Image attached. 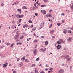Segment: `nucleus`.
Masks as SVG:
<instances>
[{
  "label": "nucleus",
  "instance_id": "8fccbe9b",
  "mask_svg": "<svg viewBox=\"0 0 73 73\" xmlns=\"http://www.w3.org/2000/svg\"><path fill=\"white\" fill-rule=\"evenodd\" d=\"M24 25L25 27H26L28 26L27 24L25 25Z\"/></svg>",
  "mask_w": 73,
  "mask_h": 73
},
{
  "label": "nucleus",
  "instance_id": "3c124183",
  "mask_svg": "<svg viewBox=\"0 0 73 73\" xmlns=\"http://www.w3.org/2000/svg\"><path fill=\"white\" fill-rule=\"evenodd\" d=\"M46 48H45L44 49H43V52L46 51Z\"/></svg>",
  "mask_w": 73,
  "mask_h": 73
},
{
  "label": "nucleus",
  "instance_id": "69168bd1",
  "mask_svg": "<svg viewBox=\"0 0 73 73\" xmlns=\"http://www.w3.org/2000/svg\"><path fill=\"white\" fill-rule=\"evenodd\" d=\"M20 41V40L19 39H17L16 40V41Z\"/></svg>",
  "mask_w": 73,
  "mask_h": 73
},
{
  "label": "nucleus",
  "instance_id": "603ef678",
  "mask_svg": "<svg viewBox=\"0 0 73 73\" xmlns=\"http://www.w3.org/2000/svg\"><path fill=\"white\" fill-rule=\"evenodd\" d=\"M17 24H20V22H19V21H17Z\"/></svg>",
  "mask_w": 73,
  "mask_h": 73
},
{
  "label": "nucleus",
  "instance_id": "c9c22d12",
  "mask_svg": "<svg viewBox=\"0 0 73 73\" xmlns=\"http://www.w3.org/2000/svg\"><path fill=\"white\" fill-rule=\"evenodd\" d=\"M36 61H39V60H40V58L39 57H38L36 59Z\"/></svg>",
  "mask_w": 73,
  "mask_h": 73
},
{
  "label": "nucleus",
  "instance_id": "a211bd4d",
  "mask_svg": "<svg viewBox=\"0 0 73 73\" xmlns=\"http://www.w3.org/2000/svg\"><path fill=\"white\" fill-rule=\"evenodd\" d=\"M50 32H51V33L52 34H53L54 33V30H51Z\"/></svg>",
  "mask_w": 73,
  "mask_h": 73
},
{
  "label": "nucleus",
  "instance_id": "13d9d810",
  "mask_svg": "<svg viewBox=\"0 0 73 73\" xmlns=\"http://www.w3.org/2000/svg\"><path fill=\"white\" fill-rule=\"evenodd\" d=\"M33 27V25H31V26L30 27V28L31 29V28H32V27Z\"/></svg>",
  "mask_w": 73,
  "mask_h": 73
},
{
  "label": "nucleus",
  "instance_id": "5fc2aeb1",
  "mask_svg": "<svg viewBox=\"0 0 73 73\" xmlns=\"http://www.w3.org/2000/svg\"><path fill=\"white\" fill-rule=\"evenodd\" d=\"M70 29H71V30H73V26Z\"/></svg>",
  "mask_w": 73,
  "mask_h": 73
},
{
  "label": "nucleus",
  "instance_id": "7c9ffc66",
  "mask_svg": "<svg viewBox=\"0 0 73 73\" xmlns=\"http://www.w3.org/2000/svg\"><path fill=\"white\" fill-rule=\"evenodd\" d=\"M52 24L50 25V26L49 27V28H52Z\"/></svg>",
  "mask_w": 73,
  "mask_h": 73
},
{
  "label": "nucleus",
  "instance_id": "ddd939ff",
  "mask_svg": "<svg viewBox=\"0 0 73 73\" xmlns=\"http://www.w3.org/2000/svg\"><path fill=\"white\" fill-rule=\"evenodd\" d=\"M22 17H24V15H19V18H21Z\"/></svg>",
  "mask_w": 73,
  "mask_h": 73
},
{
  "label": "nucleus",
  "instance_id": "f3484780",
  "mask_svg": "<svg viewBox=\"0 0 73 73\" xmlns=\"http://www.w3.org/2000/svg\"><path fill=\"white\" fill-rule=\"evenodd\" d=\"M24 36L23 35H22L21 37H20L19 38L20 39H23V38H24Z\"/></svg>",
  "mask_w": 73,
  "mask_h": 73
},
{
  "label": "nucleus",
  "instance_id": "5701e85b",
  "mask_svg": "<svg viewBox=\"0 0 73 73\" xmlns=\"http://www.w3.org/2000/svg\"><path fill=\"white\" fill-rule=\"evenodd\" d=\"M38 41V40H37L35 39L34 40V42H37Z\"/></svg>",
  "mask_w": 73,
  "mask_h": 73
},
{
  "label": "nucleus",
  "instance_id": "864d4df0",
  "mask_svg": "<svg viewBox=\"0 0 73 73\" xmlns=\"http://www.w3.org/2000/svg\"><path fill=\"white\" fill-rule=\"evenodd\" d=\"M33 35H34V36H36V35L35 33H34Z\"/></svg>",
  "mask_w": 73,
  "mask_h": 73
},
{
  "label": "nucleus",
  "instance_id": "7ed1b4c3",
  "mask_svg": "<svg viewBox=\"0 0 73 73\" xmlns=\"http://www.w3.org/2000/svg\"><path fill=\"white\" fill-rule=\"evenodd\" d=\"M44 22H43L40 25V27L41 28H42L44 27Z\"/></svg>",
  "mask_w": 73,
  "mask_h": 73
},
{
  "label": "nucleus",
  "instance_id": "2f4dec72",
  "mask_svg": "<svg viewBox=\"0 0 73 73\" xmlns=\"http://www.w3.org/2000/svg\"><path fill=\"white\" fill-rule=\"evenodd\" d=\"M36 3V4H38V5L39 6L41 5L40 4V3H38V1H37Z\"/></svg>",
  "mask_w": 73,
  "mask_h": 73
},
{
  "label": "nucleus",
  "instance_id": "6e6d98bb",
  "mask_svg": "<svg viewBox=\"0 0 73 73\" xmlns=\"http://www.w3.org/2000/svg\"><path fill=\"white\" fill-rule=\"evenodd\" d=\"M62 23H64V20H63L62 21Z\"/></svg>",
  "mask_w": 73,
  "mask_h": 73
},
{
  "label": "nucleus",
  "instance_id": "4c0bfd02",
  "mask_svg": "<svg viewBox=\"0 0 73 73\" xmlns=\"http://www.w3.org/2000/svg\"><path fill=\"white\" fill-rule=\"evenodd\" d=\"M40 50H41V52H44V49H43V48L40 49Z\"/></svg>",
  "mask_w": 73,
  "mask_h": 73
},
{
  "label": "nucleus",
  "instance_id": "a19ab883",
  "mask_svg": "<svg viewBox=\"0 0 73 73\" xmlns=\"http://www.w3.org/2000/svg\"><path fill=\"white\" fill-rule=\"evenodd\" d=\"M21 20H22V19H19V22H21Z\"/></svg>",
  "mask_w": 73,
  "mask_h": 73
},
{
  "label": "nucleus",
  "instance_id": "37998d69",
  "mask_svg": "<svg viewBox=\"0 0 73 73\" xmlns=\"http://www.w3.org/2000/svg\"><path fill=\"white\" fill-rule=\"evenodd\" d=\"M64 15H65L64 13H62L61 14V16H64Z\"/></svg>",
  "mask_w": 73,
  "mask_h": 73
},
{
  "label": "nucleus",
  "instance_id": "0eeeda50",
  "mask_svg": "<svg viewBox=\"0 0 73 73\" xmlns=\"http://www.w3.org/2000/svg\"><path fill=\"white\" fill-rule=\"evenodd\" d=\"M14 38H15V39H17L18 38H19V36L17 35H16L15 36Z\"/></svg>",
  "mask_w": 73,
  "mask_h": 73
},
{
  "label": "nucleus",
  "instance_id": "4d7b16f0",
  "mask_svg": "<svg viewBox=\"0 0 73 73\" xmlns=\"http://www.w3.org/2000/svg\"><path fill=\"white\" fill-rule=\"evenodd\" d=\"M33 10L35 9V7H33Z\"/></svg>",
  "mask_w": 73,
  "mask_h": 73
},
{
  "label": "nucleus",
  "instance_id": "20e7f679",
  "mask_svg": "<svg viewBox=\"0 0 73 73\" xmlns=\"http://www.w3.org/2000/svg\"><path fill=\"white\" fill-rule=\"evenodd\" d=\"M70 8L72 11H73V3H71L70 5Z\"/></svg>",
  "mask_w": 73,
  "mask_h": 73
},
{
  "label": "nucleus",
  "instance_id": "9b49d317",
  "mask_svg": "<svg viewBox=\"0 0 73 73\" xmlns=\"http://www.w3.org/2000/svg\"><path fill=\"white\" fill-rule=\"evenodd\" d=\"M25 56H23V58H21V60H22V61H24L25 60Z\"/></svg>",
  "mask_w": 73,
  "mask_h": 73
},
{
  "label": "nucleus",
  "instance_id": "412c9836",
  "mask_svg": "<svg viewBox=\"0 0 73 73\" xmlns=\"http://www.w3.org/2000/svg\"><path fill=\"white\" fill-rule=\"evenodd\" d=\"M25 61L26 62H28L29 61V60L28 59H25Z\"/></svg>",
  "mask_w": 73,
  "mask_h": 73
},
{
  "label": "nucleus",
  "instance_id": "4468645a",
  "mask_svg": "<svg viewBox=\"0 0 73 73\" xmlns=\"http://www.w3.org/2000/svg\"><path fill=\"white\" fill-rule=\"evenodd\" d=\"M68 33H72V31L70 30H68Z\"/></svg>",
  "mask_w": 73,
  "mask_h": 73
},
{
  "label": "nucleus",
  "instance_id": "bb28decb",
  "mask_svg": "<svg viewBox=\"0 0 73 73\" xmlns=\"http://www.w3.org/2000/svg\"><path fill=\"white\" fill-rule=\"evenodd\" d=\"M19 1H17L15 2V3H16V5H17V4H19Z\"/></svg>",
  "mask_w": 73,
  "mask_h": 73
},
{
  "label": "nucleus",
  "instance_id": "bf43d9fd",
  "mask_svg": "<svg viewBox=\"0 0 73 73\" xmlns=\"http://www.w3.org/2000/svg\"><path fill=\"white\" fill-rule=\"evenodd\" d=\"M20 66H22V65H23V63H21V64H20Z\"/></svg>",
  "mask_w": 73,
  "mask_h": 73
},
{
  "label": "nucleus",
  "instance_id": "0e129e2a",
  "mask_svg": "<svg viewBox=\"0 0 73 73\" xmlns=\"http://www.w3.org/2000/svg\"><path fill=\"white\" fill-rule=\"evenodd\" d=\"M16 71L14 70V71H13V73H16Z\"/></svg>",
  "mask_w": 73,
  "mask_h": 73
},
{
  "label": "nucleus",
  "instance_id": "c85d7f7f",
  "mask_svg": "<svg viewBox=\"0 0 73 73\" xmlns=\"http://www.w3.org/2000/svg\"><path fill=\"white\" fill-rule=\"evenodd\" d=\"M19 14H17L16 15V17H17V18H19Z\"/></svg>",
  "mask_w": 73,
  "mask_h": 73
},
{
  "label": "nucleus",
  "instance_id": "6ab92c4d",
  "mask_svg": "<svg viewBox=\"0 0 73 73\" xmlns=\"http://www.w3.org/2000/svg\"><path fill=\"white\" fill-rule=\"evenodd\" d=\"M71 59V58H68L67 59V61H69Z\"/></svg>",
  "mask_w": 73,
  "mask_h": 73
},
{
  "label": "nucleus",
  "instance_id": "79ce46f5",
  "mask_svg": "<svg viewBox=\"0 0 73 73\" xmlns=\"http://www.w3.org/2000/svg\"><path fill=\"white\" fill-rule=\"evenodd\" d=\"M36 66V65L35 64H32V67H33V66Z\"/></svg>",
  "mask_w": 73,
  "mask_h": 73
},
{
  "label": "nucleus",
  "instance_id": "2eb2a0df",
  "mask_svg": "<svg viewBox=\"0 0 73 73\" xmlns=\"http://www.w3.org/2000/svg\"><path fill=\"white\" fill-rule=\"evenodd\" d=\"M46 5H41V7H46Z\"/></svg>",
  "mask_w": 73,
  "mask_h": 73
},
{
  "label": "nucleus",
  "instance_id": "cd10ccee",
  "mask_svg": "<svg viewBox=\"0 0 73 73\" xmlns=\"http://www.w3.org/2000/svg\"><path fill=\"white\" fill-rule=\"evenodd\" d=\"M21 44H22V43H21L20 42L17 43V45H21Z\"/></svg>",
  "mask_w": 73,
  "mask_h": 73
},
{
  "label": "nucleus",
  "instance_id": "6e6552de",
  "mask_svg": "<svg viewBox=\"0 0 73 73\" xmlns=\"http://www.w3.org/2000/svg\"><path fill=\"white\" fill-rule=\"evenodd\" d=\"M48 44H49V43L48 42V41H46L45 42V45H48Z\"/></svg>",
  "mask_w": 73,
  "mask_h": 73
},
{
  "label": "nucleus",
  "instance_id": "f704fd0d",
  "mask_svg": "<svg viewBox=\"0 0 73 73\" xmlns=\"http://www.w3.org/2000/svg\"><path fill=\"white\" fill-rule=\"evenodd\" d=\"M34 5L35 6V7L36 8H37L38 7H37V6H36V4H34Z\"/></svg>",
  "mask_w": 73,
  "mask_h": 73
},
{
  "label": "nucleus",
  "instance_id": "dca6fc26",
  "mask_svg": "<svg viewBox=\"0 0 73 73\" xmlns=\"http://www.w3.org/2000/svg\"><path fill=\"white\" fill-rule=\"evenodd\" d=\"M67 31V30H66L64 29V30L63 33H65V34L66 33Z\"/></svg>",
  "mask_w": 73,
  "mask_h": 73
},
{
  "label": "nucleus",
  "instance_id": "774afa93",
  "mask_svg": "<svg viewBox=\"0 0 73 73\" xmlns=\"http://www.w3.org/2000/svg\"><path fill=\"white\" fill-rule=\"evenodd\" d=\"M64 65H65V64H62V66H64Z\"/></svg>",
  "mask_w": 73,
  "mask_h": 73
},
{
  "label": "nucleus",
  "instance_id": "9d476101",
  "mask_svg": "<svg viewBox=\"0 0 73 73\" xmlns=\"http://www.w3.org/2000/svg\"><path fill=\"white\" fill-rule=\"evenodd\" d=\"M71 39L72 38H69L68 39H67V41H69V42H70Z\"/></svg>",
  "mask_w": 73,
  "mask_h": 73
},
{
  "label": "nucleus",
  "instance_id": "1a4fd4ad",
  "mask_svg": "<svg viewBox=\"0 0 73 73\" xmlns=\"http://www.w3.org/2000/svg\"><path fill=\"white\" fill-rule=\"evenodd\" d=\"M42 13L43 15H45L46 14V11L45 10H44L42 12Z\"/></svg>",
  "mask_w": 73,
  "mask_h": 73
},
{
  "label": "nucleus",
  "instance_id": "e433bc0d",
  "mask_svg": "<svg viewBox=\"0 0 73 73\" xmlns=\"http://www.w3.org/2000/svg\"><path fill=\"white\" fill-rule=\"evenodd\" d=\"M48 15H49V17H52V16H52V14H49Z\"/></svg>",
  "mask_w": 73,
  "mask_h": 73
},
{
  "label": "nucleus",
  "instance_id": "49530a36",
  "mask_svg": "<svg viewBox=\"0 0 73 73\" xmlns=\"http://www.w3.org/2000/svg\"><path fill=\"white\" fill-rule=\"evenodd\" d=\"M16 5V2H14L13 3V5Z\"/></svg>",
  "mask_w": 73,
  "mask_h": 73
},
{
  "label": "nucleus",
  "instance_id": "680f3d73",
  "mask_svg": "<svg viewBox=\"0 0 73 73\" xmlns=\"http://www.w3.org/2000/svg\"><path fill=\"white\" fill-rule=\"evenodd\" d=\"M38 72V70H36L35 71V73H37V72Z\"/></svg>",
  "mask_w": 73,
  "mask_h": 73
},
{
  "label": "nucleus",
  "instance_id": "f8f14e48",
  "mask_svg": "<svg viewBox=\"0 0 73 73\" xmlns=\"http://www.w3.org/2000/svg\"><path fill=\"white\" fill-rule=\"evenodd\" d=\"M69 57V55H66V56H64V58H65L66 59L67 58H68Z\"/></svg>",
  "mask_w": 73,
  "mask_h": 73
},
{
  "label": "nucleus",
  "instance_id": "052dcab7",
  "mask_svg": "<svg viewBox=\"0 0 73 73\" xmlns=\"http://www.w3.org/2000/svg\"><path fill=\"white\" fill-rule=\"evenodd\" d=\"M35 16H38V14L37 13H35Z\"/></svg>",
  "mask_w": 73,
  "mask_h": 73
},
{
  "label": "nucleus",
  "instance_id": "aec40b11",
  "mask_svg": "<svg viewBox=\"0 0 73 73\" xmlns=\"http://www.w3.org/2000/svg\"><path fill=\"white\" fill-rule=\"evenodd\" d=\"M17 11H19V12L21 13V10L20 9H18Z\"/></svg>",
  "mask_w": 73,
  "mask_h": 73
},
{
  "label": "nucleus",
  "instance_id": "f03ea898",
  "mask_svg": "<svg viewBox=\"0 0 73 73\" xmlns=\"http://www.w3.org/2000/svg\"><path fill=\"white\" fill-rule=\"evenodd\" d=\"M34 55H36L37 53V50L35 49L34 50L33 53Z\"/></svg>",
  "mask_w": 73,
  "mask_h": 73
},
{
  "label": "nucleus",
  "instance_id": "393cba45",
  "mask_svg": "<svg viewBox=\"0 0 73 73\" xmlns=\"http://www.w3.org/2000/svg\"><path fill=\"white\" fill-rule=\"evenodd\" d=\"M4 47H5V46L4 45L2 46L1 47H0V49H3V48H4Z\"/></svg>",
  "mask_w": 73,
  "mask_h": 73
},
{
  "label": "nucleus",
  "instance_id": "c03bdc74",
  "mask_svg": "<svg viewBox=\"0 0 73 73\" xmlns=\"http://www.w3.org/2000/svg\"><path fill=\"white\" fill-rule=\"evenodd\" d=\"M19 60H20V59L19 58H17V61H19Z\"/></svg>",
  "mask_w": 73,
  "mask_h": 73
},
{
  "label": "nucleus",
  "instance_id": "09e8293b",
  "mask_svg": "<svg viewBox=\"0 0 73 73\" xmlns=\"http://www.w3.org/2000/svg\"><path fill=\"white\" fill-rule=\"evenodd\" d=\"M13 19H15V16L14 15L12 17Z\"/></svg>",
  "mask_w": 73,
  "mask_h": 73
},
{
  "label": "nucleus",
  "instance_id": "39448f33",
  "mask_svg": "<svg viewBox=\"0 0 73 73\" xmlns=\"http://www.w3.org/2000/svg\"><path fill=\"white\" fill-rule=\"evenodd\" d=\"M28 8V7L27 6H24L22 7V9H27Z\"/></svg>",
  "mask_w": 73,
  "mask_h": 73
},
{
  "label": "nucleus",
  "instance_id": "58836bf2",
  "mask_svg": "<svg viewBox=\"0 0 73 73\" xmlns=\"http://www.w3.org/2000/svg\"><path fill=\"white\" fill-rule=\"evenodd\" d=\"M59 41H61V42H62L63 41V40H62V39H60L59 40Z\"/></svg>",
  "mask_w": 73,
  "mask_h": 73
},
{
  "label": "nucleus",
  "instance_id": "473e14b6",
  "mask_svg": "<svg viewBox=\"0 0 73 73\" xmlns=\"http://www.w3.org/2000/svg\"><path fill=\"white\" fill-rule=\"evenodd\" d=\"M49 70H51V71H52V70H53V68H50Z\"/></svg>",
  "mask_w": 73,
  "mask_h": 73
},
{
  "label": "nucleus",
  "instance_id": "de8ad7c7",
  "mask_svg": "<svg viewBox=\"0 0 73 73\" xmlns=\"http://www.w3.org/2000/svg\"><path fill=\"white\" fill-rule=\"evenodd\" d=\"M46 17H49V15L48 14L46 15Z\"/></svg>",
  "mask_w": 73,
  "mask_h": 73
},
{
  "label": "nucleus",
  "instance_id": "ea45409f",
  "mask_svg": "<svg viewBox=\"0 0 73 73\" xmlns=\"http://www.w3.org/2000/svg\"><path fill=\"white\" fill-rule=\"evenodd\" d=\"M63 57H65V56L64 55H62L61 56V58H63Z\"/></svg>",
  "mask_w": 73,
  "mask_h": 73
},
{
  "label": "nucleus",
  "instance_id": "423d86ee",
  "mask_svg": "<svg viewBox=\"0 0 73 73\" xmlns=\"http://www.w3.org/2000/svg\"><path fill=\"white\" fill-rule=\"evenodd\" d=\"M56 47L57 48V49L58 50H59L60 49V48H61V45H58Z\"/></svg>",
  "mask_w": 73,
  "mask_h": 73
},
{
  "label": "nucleus",
  "instance_id": "338daca9",
  "mask_svg": "<svg viewBox=\"0 0 73 73\" xmlns=\"http://www.w3.org/2000/svg\"><path fill=\"white\" fill-rule=\"evenodd\" d=\"M1 5H2V6H4V4L2 3Z\"/></svg>",
  "mask_w": 73,
  "mask_h": 73
},
{
  "label": "nucleus",
  "instance_id": "e2e57ef3",
  "mask_svg": "<svg viewBox=\"0 0 73 73\" xmlns=\"http://www.w3.org/2000/svg\"><path fill=\"white\" fill-rule=\"evenodd\" d=\"M37 47V45H35V48H36Z\"/></svg>",
  "mask_w": 73,
  "mask_h": 73
},
{
  "label": "nucleus",
  "instance_id": "a18cd8bd",
  "mask_svg": "<svg viewBox=\"0 0 73 73\" xmlns=\"http://www.w3.org/2000/svg\"><path fill=\"white\" fill-rule=\"evenodd\" d=\"M6 45H10V43H7Z\"/></svg>",
  "mask_w": 73,
  "mask_h": 73
},
{
  "label": "nucleus",
  "instance_id": "f257e3e1",
  "mask_svg": "<svg viewBox=\"0 0 73 73\" xmlns=\"http://www.w3.org/2000/svg\"><path fill=\"white\" fill-rule=\"evenodd\" d=\"M8 65V63L7 62H6L4 64H3V68H6L7 65Z\"/></svg>",
  "mask_w": 73,
  "mask_h": 73
},
{
  "label": "nucleus",
  "instance_id": "a878e982",
  "mask_svg": "<svg viewBox=\"0 0 73 73\" xmlns=\"http://www.w3.org/2000/svg\"><path fill=\"white\" fill-rule=\"evenodd\" d=\"M36 27H35L34 28H33L32 29V31H36Z\"/></svg>",
  "mask_w": 73,
  "mask_h": 73
},
{
  "label": "nucleus",
  "instance_id": "c756f323",
  "mask_svg": "<svg viewBox=\"0 0 73 73\" xmlns=\"http://www.w3.org/2000/svg\"><path fill=\"white\" fill-rule=\"evenodd\" d=\"M57 44H61V42L59 41H57Z\"/></svg>",
  "mask_w": 73,
  "mask_h": 73
},
{
  "label": "nucleus",
  "instance_id": "b1692460",
  "mask_svg": "<svg viewBox=\"0 0 73 73\" xmlns=\"http://www.w3.org/2000/svg\"><path fill=\"white\" fill-rule=\"evenodd\" d=\"M28 22L30 24H31V23H32V21H31V20H29L28 21Z\"/></svg>",
  "mask_w": 73,
  "mask_h": 73
},
{
  "label": "nucleus",
  "instance_id": "4be33fe9",
  "mask_svg": "<svg viewBox=\"0 0 73 73\" xmlns=\"http://www.w3.org/2000/svg\"><path fill=\"white\" fill-rule=\"evenodd\" d=\"M13 45H15V43H13L11 44L10 45V47H13Z\"/></svg>",
  "mask_w": 73,
  "mask_h": 73
},
{
  "label": "nucleus",
  "instance_id": "72a5a7b5",
  "mask_svg": "<svg viewBox=\"0 0 73 73\" xmlns=\"http://www.w3.org/2000/svg\"><path fill=\"white\" fill-rule=\"evenodd\" d=\"M57 25H58V26H60L61 25V24H60V23H57Z\"/></svg>",
  "mask_w": 73,
  "mask_h": 73
}]
</instances>
